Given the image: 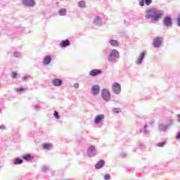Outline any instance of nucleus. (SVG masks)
<instances>
[{
    "label": "nucleus",
    "instance_id": "f257e3e1",
    "mask_svg": "<svg viewBox=\"0 0 180 180\" xmlns=\"http://www.w3.org/2000/svg\"><path fill=\"white\" fill-rule=\"evenodd\" d=\"M146 13L145 19H146V20L151 19V22H158L164 15V11L157 8H149L146 10Z\"/></svg>",
    "mask_w": 180,
    "mask_h": 180
},
{
    "label": "nucleus",
    "instance_id": "f03ea898",
    "mask_svg": "<svg viewBox=\"0 0 180 180\" xmlns=\"http://www.w3.org/2000/svg\"><path fill=\"white\" fill-rule=\"evenodd\" d=\"M119 58H120V54L117 49H112L107 57L109 63H114L115 64L119 61Z\"/></svg>",
    "mask_w": 180,
    "mask_h": 180
},
{
    "label": "nucleus",
    "instance_id": "7ed1b4c3",
    "mask_svg": "<svg viewBox=\"0 0 180 180\" xmlns=\"http://www.w3.org/2000/svg\"><path fill=\"white\" fill-rule=\"evenodd\" d=\"M101 98H103V101H105V102H109L110 101V92H109V89H103L101 90Z\"/></svg>",
    "mask_w": 180,
    "mask_h": 180
},
{
    "label": "nucleus",
    "instance_id": "20e7f679",
    "mask_svg": "<svg viewBox=\"0 0 180 180\" xmlns=\"http://www.w3.org/2000/svg\"><path fill=\"white\" fill-rule=\"evenodd\" d=\"M98 155V152L96 148L94 146H91L87 149V156L89 158H94V157H96Z\"/></svg>",
    "mask_w": 180,
    "mask_h": 180
},
{
    "label": "nucleus",
    "instance_id": "39448f33",
    "mask_svg": "<svg viewBox=\"0 0 180 180\" xmlns=\"http://www.w3.org/2000/svg\"><path fill=\"white\" fill-rule=\"evenodd\" d=\"M162 23L166 27H171L174 25V21L170 15H167L163 18Z\"/></svg>",
    "mask_w": 180,
    "mask_h": 180
},
{
    "label": "nucleus",
    "instance_id": "423d86ee",
    "mask_svg": "<svg viewBox=\"0 0 180 180\" xmlns=\"http://www.w3.org/2000/svg\"><path fill=\"white\" fill-rule=\"evenodd\" d=\"M112 91L115 95H120V92H122V86H120V84L117 82L113 83L112 85Z\"/></svg>",
    "mask_w": 180,
    "mask_h": 180
},
{
    "label": "nucleus",
    "instance_id": "0eeeda50",
    "mask_svg": "<svg viewBox=\"0 0 180 180\" xmlns=\"http://www.w3.org/2000/svg\"><path fill=\"white\" fill-rule=\"evenodd\" d=\"M140 134L143 136H148L150 134V129H148V124H146L143 127L139 129Z\"/></svg>",
    "mask_w": 180,
    "mask_h": 180
},
{
    "label": "nucleus",
    "instance_id": "6e6552de",
    "mask_svg": "<svg viewBox=\"0 0 180 180\" xmlns=\"http://www.w3.org/2000/svg\"><path fill=\"white\" fill-rule=\"evenodd\" d=\"M22 4L27 8H33L36 5V1L34 0H22Z\"/></svg>",
    "mask_w": 180,
    "mask_h": 180
},
{
    "label": "nucleus",
    "instance_id": "1a4fd4ad",
    "mask_svg": "<svg viewBox=\"0 0 180 180\" xmlns=\"http://www.w3.org/2000/svg\"><path fill=\"white\" fill-rule=\"evenodd\" d=\"M99 92H101V86L98 84H94L91 87V94L94 96H96V95H99Z\"/></svg>",
    "mask_w": 180,
    "mask_h": 180
},
{
    "label": "nucleus",
    "instance_id": "9d476101",
    "mask_svg": "<svg viewBox=\"0 0 180 180\" xmlns=\"http://www.w3.org/2000/svg\"><path fill=\"white\" fill-rule=\"evenodd\" d=\"M144 58H146V51H142L139 56L136 60L137 65H141V64H143V61H144Z\"/></svg>",
    "mask_w": 180,
    "mask_h": 180
},
{
    "label": "nucleus",
    "instance_id": "9b49d317",
    "mask_svg": "<svg viewBox=\"0 0 180 180\" xmlns=\"http://www.w3.org/2000/svg\"><path fill=\"white\" fill-rule=\"evenodd\" d=\"M161 44H162V42L161 41V37H155L153 42V47H155V49H159V47H161Z\"/></svg>",
    "mask_w": 180,
    "mask_h": 180
},
{
    "label": "nucleus",
    "instance_id": "f8f14e48",
    "mask_svg": "<svg viewBox=\"0 0 180 180\" xmlns=\"http://www.w3.org/2000/svg\"><path fill=\"white\" fill-rule=\"evenodd\" d=\"M53 60V58H51V56L47 55L44 56L42 60L43 65H49L51 63V61Z\"/></svg>",
    "mask_w": 180,
    "mask_h": 180
},
{
    "label": "nucleus",
    "instance_id": "ddd939ff",
    "mask_svg": "<svg viewBox=\"0 0 180 180\" xmlns=\"http://www.w3.org/2000/svg\"><path fill=\"white\" fill-rule=\"evenodd\" d=\"M172 123H174V122L172 121V120H170V123L168 124H159V130L160 131H166L167 129H169V126H171V124H172Z\"/></svg>",
    "mask_w": 180,
    "mask_h": 180
},
{
    "label": "nucleus",
    "instance_id": "4468645a",
    "mask_svg": "<svg viewBox=\"0 0 180 180\" xmlns=\"http://www.w3.org/2000/svg\"><path fill=\"white\" fill-rule=\"evenodd\" d=\"M102 74V70L100 69H94L89 72V75L90 77H98V75H101Z\"/></svg>",
    "mask_w": 180,
    "mask_h": 180
},
{
    "label": "nucleus",
    "instance_id": "2eb2a0df",
    "mask_svg": "<svg viewBox=\"0 0 180 180\" xmlns=\"http://www.w3.org/2000/svg\"><path fill=\"white\" fill-rule=\"evenodd\" d=\"M93 23L96 26H102V25H103V21L102 20V17L96 16L94 18Z\"/></svg>",
    "mask_w": 180,
    "mask_h": 180
},
{
    "label": "nucleus",
    "instance_id": "dca6fc26",
    "mask_svg": "<svg viewBox=\"0 0 180 180\" xmlns=\"http://www.w3.org/2000/svg\"><path fill=\"white\" fill-rule=\"evenodd\" d=\"M105 119V115L103 114L98 115L94 118L95 124H99L102 120Z\"/></svg>",
    "mask_w": 180,
    "mask_h": 180
},
{
    "label": "nucleus",
    "instance_id": "f3484780",
    "mask_svg": "<svg viewBox=\"0 0 180 180\" xmlns=\"http://www.w3.org/2000/svg\"><path fill=\"white\" fill-rule=\"evenodd\" d=\"M51 84L53 86H61L63 85V80L56 78L52 79Z\"/></svg>",
    "mask_w": 180,
    "mask_h": 180
},
{
    "label": "nucleus",
    "instance_id": "a211bd4d",
    "mask_svg": "<svg viewBox=\"0 0 180 180\" xmlns=\"http://www.w3.org/2000/svg\"><path fill=\"white\" fill-rule=\"evenodd\" d=\"M96 169H101V168H103L105 167V160H100L95 165Z\"/></svg>",
    "mask_w": 180,
    "mask_h": 180
},
{
    "label": "nucleus",
    "instance_id": "6ab92c4d",
    "mask_svg": "<svg viewBox=\"0 0 180 180\" xmlns=\"http://www.w3.org/2000/svg\"><path fill=\"white\" fill-rule=\"evenodd\" d=\"M108 43L112 47H119L120 46V42L116 39H110Z\"/></svg>",
    "mask_w": 180,
    "mask_h": 180
},
{
    "label": "nucleus",
    "instance_id": "aec40b11",
    "mask_svg": "<svg viewBox=\"0 0 180 180\" xmlns=\"http://www.w3.org/2000/svg\"><path fill=\"white\" fill-rule=\"evenodd\" d=\"M70 44H71V42H70V40L68 39L63 40L60 43V47H61L62 49H65V47H68Z\"/></svg>",
    "mask_w": 180,
    "mask_h": 180
},
{
    "label": "nucleus",
    "instance_id": "412c9836",
    "mask_svg": "<svg viewBox=\"0 0 180 180\" xmlns=\"http://www.w3.org/2000/svg\"><path fill=\"white\" fill-rule=\"evenodd\" d=\"M34 157L32 156L30 154H26L22 155V159H24L25 161H32Z\"/></svg>",
    "mask_w": 180,
    "mask_h": 180
},
{
    "label": "nucleus",
    "instance_id": "4be33fe9",
    "mask_svg": "<svg viewBox=\"0 0 180 180\" xmlns=\"http://www.w3.org/2000/svg\"><path fill=\"white\" fill-rule=\"evenodd\" d=\"M14 165H20V164H23V160L17 158L13 161Z\"/></svg>",
    "mask_w": 180,
    "mask_h": 180
},
{
    "label": "nucleus",
    "instance_id": "5701e85b",
    "mask_svg": "<svg viewBox=\"0 0 180 180\" xmlns=\"http://www.w3.org/2000/svg\"><path fill=\"white\" fill-rule=\"evenodd\" d=\"M58 13L60 16H65L67 15V10L65 8H61L59 10Z\"/></svg>",
    "mask_w": 180,
    "mask_h": 180
},
{
    "label": "nucleus",
    "instance_id": "b1692460",
    "mask_svg": "<svg viewBox=\"0 0 180 180\" xmlns=\"http://www.w3.org/2000/svg\"><path fill=\"white\" fill-rule=\"evenodd\" d=\"M128 17L130 20H133V22H134V19L136 18V15H134V12H129L128 13Z\"/></svg>",
    "mask_w": 180,
    "mask_h": 180
},
{
    "label": "nucleus",
    "instance_id": "393cba45",
    "mask_svg": "<svg viewBox=\"0 0 180 180\" xmlns=\"http://www.w3.org/2000/svg\"><path fill=\"white\" fill-rule=\"evenodd\" d=\"M53 146L51 143H44L43 148L44 150H51Z\"/></svg>",
    "mask_w": 180,
    "mask_h": 180
},
{
    "label": "nucleus",
    "instance_id": "a878e982",
    "mask_svg": "<svg viewBox=\"0 0 180 180\" xmlns=\"http://www.w3.org/2000/svg\"><path fill=\"white\" fill-rule=\"evenodd\" d=\"M138 148H140L141 150L146 149V145L143 143V142H139L138 143Z\"/></svg>",
    "mask_w": 180,
    "mask_h": 180
},
{
    "label": "nucleus",
    "instance_id": "bb28decb",
    "mask_svg": "<svg viewBox=\"0 0 180 180\" xmlns=\"http://www.w3.org/2000/svg\"><path fill=\"white\" fill-rule=\"evenodd\" d=\"M78 6L79 8H85V1H79Z\"/></svg>",
    "mask_w": 180,
    "mask_h": 180
},
{
    "label": "nucleus",
    "instance_id": "cd10ccee",
    "mask_svg": "<svg viewBox=\"0 0 180 180\" xmlns=\"http://www.w3.org/2000/svg\"><path fill=\"white\" fill-rule=\"evenodd\" d=\"M165 144H167L166 141H162V142L158 143L157 146L158 147H164L165 146Z\"/></svg>",
    "mask_w": 180,
    "mask_h": 180
},
{
    "label": "nucleus",
    "instance_id": "c85d7f7f",
    "mask_svg": "<svg viewBox=\"0 0 180 180\" xmlns=\"http://www.w3.org/2000/svg\"><path fill=\"white\" fill-rule=\"evenodd\" d=\"M11 78H13V79H16V78H18V72H13L11 75Z\"/></svg>",
    "mask_w": 180,
    "mask_h": 180
},
{
    "label": "nucleus",
    "instance_id": "c756f323",
    "mask_svg": "<svg viewBox=\"0 0 180 180\" xmlns=\"http://www.w3.org/2000/svg\"><path fill=\"white\" fill-rule=\"evenodd\" d=\"M13 57H15V58H19V57H20V52H14Z\"/></svg>",
    "mask_w": 180,
    "mask_h": 180
},
{
    "label": "nucleus",
    "instance_id": "7c9ffc66",
    "mask_svg": "<svg viewBox=\"0 0 180 180\" xmlns=\"http://www.w3.org/2000/svg\"><path fill=\"white\" fill-rule=\"evenodd\" d=\"M112 112L114 113H120V112H122V110H120V108H113Z\"/></svg>",
    "mask_w": 180,
    "mask_h": 180
},
{
    "label": "nucleus",
    "instance_id": "2f4dec72",
    "mask_svg": "<svg viewBox=\"0 0 180 180\" xmlns=\"http://www.w3.org/2000/svg\"><path fill=\"white\" fill-rule=\"evenodd\" d=\"M53 116L56 119H60V115H58V112H57V110L54 111Z\"/></svg>",
    "mask_w": 180,
    "mask_h": 180
},
{
    "label": "nucleus",
    "instance_id": "473e14b6",
    "mask_svg": "<svg viewBox=\"0 0 180 180\" xmlns=\"http://www.w3.org/2000/svg\"><path fill=\"white\" fill-rule=\"evenodd\" d=\"M145 1V4L147 5V6H150L151 4H153V0H144Z\"/></svg>",
    "mask_w": 180,
    "mask_h": 180
},
{
    "label": "nucleus",
    "instance_id": "72a5a7b5",
    "mask_svg": "<svg viewBox=\"0 0 180 180\" xmlns=\"http://www.w3.org/2000/svg\"><path fill=\"white\" fill-rule=\"evenodd\" d=\"M176 23H177V26H179V27H180V14H179L177 16Z\"/></svg>",
    "mask_w": 180,
    "mask_h": 180
},
{
    "label": "nucleus",
    "instance_id": "f704fd0d",
    "mask_svg": "<svg viewBox=\"0 0 180 180\" xmlns=\"http://www.w3.org/2000/svg\"><path fill=\"white\" fill-rule=\"evenodd\" d=\"M104 179L105 180L110 179V174H106L105 175H104Z\"/></svg>",
    "mask_w": 180,
    "mask_h": 180
},
{
    "label": "nucleus",
    "instance_id": "c9c22d12",
    "mask_svg": "<svg viewBox=\"0 0 180 180\" xmlns=\"http://www.w3.org/2000/svg\"><path fill=\"white\" fill-rule=\"evenodd\" d=\"M25 91V88L23 87H20L18 89H16V92H23Z\"/></svg>",
    "mask_w": 180,
    "mask_h": 180
},
{
    "label": "nucleus",
    "instance_id": "e433bc0d",
    "mask_svg": "<svg viewBox=\"0 0 180 180\" xmlns=\"http://www.w3.org/2000/svg\"><path fill=\"white\" fill-rule=\"evenodd\" d=\"M144 4H146L144 0H139V6H144Z\"/></svg>",
    "mask_w": 180,
    "mask_h": 180
},
{
    "label": "nucleus",
    "instance_id": "4c0bfd02",
    "mask_svg": "<svg viewBox=\"0 0 180 180\" xmlns=\"http://www.w3.org/2000/svg\"><path fill=\"white\" fill-rule=\"evenodd\" d=\"M42 171L43 172H47V171H49V168L47 167V166H44L42 167Z\"/></svg>",
    "mask_w": 180,
    "mask_h": 180
},
{
    "label": "nucleus",
    "instance_id": "58836bf2",
    "mask_svg": "<svg viewBox=\"0 0 180 180\" xmlns=\"http://www.w3.org/2000/svg\"><path fill=\"white\" fill-rule=\"evenodd\" d=\"M176 140H180V131L176 135Z\"/></svg>",
    "mask_w": 180,
    "mask_h": 180
},
{
    "label": "nucleus",
    "instance_id": "ea45409f",
    "mask_svg": "<svg viewBox=\"0 0 180 180\" xmlns=\"http://www.w3.org/2000/svg\"><path fill=\"white\" fill-rule=\"evenodd\" d=\"M121 157L122 158H126V157H127V154L126 153H121Z\"/></svg>",
    "mask_w": 180,
    "mask_h": 180
},
{
    "label": "nucleus",
    "instance_id": "a19ab883",
    "mask_svg": "<svg viewBox=\"0 0 180 180\" xmlns=\"http://www.w3.org/2000/svg\"><path fill=\"white\" fill-rule=\"evenodd\" d=\"M74 87H75L76 89H78V88H79V84H78V83H75V84H74Z\"/></svg>",
    "mask_w": 180,
    "mask_h": 180
},
{
    "label": "nucleus",
    "instance_id": "79ce46f5",
    "mask_svg": "<svg viewBox=\"0 0 180 180\" xmlns=\"http://www.w3.org/2000/svg\"><path fill=\"white\" fill-rule=\"evenodd\" d=\"M34 108L36 110L40 109V104H37V105H34Z\"/></svg>",
    "mask_w": 180,
    "mask_h": 180
},
{
    "label": "nucleus",
    "instance_id": "37998d69",
    "mask_svg": "<svg viewBox=\"0 0 180 180\" xmlns=\"http://www.w3.org/2000/svg\"><path fill=\"white\" fill-rule=\"evenodd\" d=\"M6 129V127L5 125H0V130H5Z\"/></svg>",
    "mask_w": 180,
    "mask_h": 180
},
{
    "label": "nucleus",
    "instance_id": "c03bdc74",
    "mask_svg": "<svg viewBox=\"0 0 180 180\" xmlns=\"http://www.w3.org/2000/svg\"><path fill=\"white\" fill-rule=\"evenodd\" d=\"M22 79V81H27V76H23Z\"/></svg>",
    "mask_w": 180,
    "mask_h": 180
},
{
    "label": "nucleus",
    "instance_id": "a18cd8bd",
    "mask_svg": "<svg viewBox=\"0 0 180 180\" xmlns=\"http://www.w3.org/2000/svg\"><path fill=\"white\" fill-rule=\"evenodd\" d=\"M177 120L179 122H180V114L177 115Z\"/></svg>",
    "mask_w": 180,
    "mask_h": 180
},
{
    "label": "nucleus",
    "instance_id": "49530a36",
    "mask_svg": "<svg viewBox=\"0 0 180 180\" xmlns=\"http://www.w3.org/2000/svg\"><path fill=\"white\" fill-rule=\"evenodd\" d=\"M0 88H2V84L0 83Z\"/></svg>",
    "mask_w": 180,
    "mask_h": 180
},
{
    "label": "nucleus",
    "instance_id": "de8ad7c7",
    "mask_svg": "<svg viewBox=\"0 0 180 180\" xmlns=\"http://www.w3.org/2000/svg\"><path fill=\"white\" fill-rule=\"evenodd\" d=\"M1 112H2V110L0 108V113H1Z\"/></svg>",
    "mask_w": 180,
    "mask_h": 180
}]
</instances>
